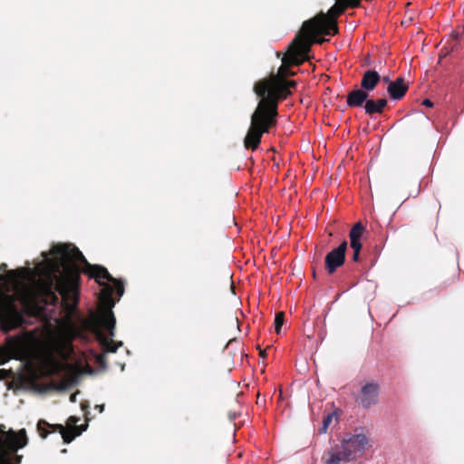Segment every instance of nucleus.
Returning <instances> with one entry per match:
<instances>
[{
    "label": "nucleus",
    "instance_id": "obj_1",
    "mask_svg": "<svg viewBox=\"0 0 464 464\" xmlns=\"http://www.w3.org/2000/svg\"><path fill=\"white\" fill-rule=\"evenodd\" d=\"M52 257L45 260V267L42 276L32 285L23 284L17 295H10L0 291V328L8 333L21 326L24 316L19 310L16 301L19 299L26 308L43 305H56L59 297L67 314L61 325L60 332L52 338L38 353L37 357L41 366L48 372L46 375H23L15 377H52L51 374L63 375L58 377H81L82 374H92L93 369L88 364L82 354H78L72 345L76 338L84 337V329L73 321L72 315L78 305V295L81 284L80 274L83 273L89 278L94 279L102 285L99 295L102 309V324L111 336L115 335L116 319L111 311L115 305L113 299L114 289L108 282L114 277L102 265L90 264L78 247L71 244L60 243L51 250Z\"/></svg>",
    "mask_w": 464,
    "mask_h": 464
},
{
    "label": "nucleus",
    "instance_id": "obj_2",
    "mask_svg": "<svg viewBox=\"0 0 464 464\" xmlns=\"http://www.w3.org/2000/svg\"><path fill=\"white\" fill-rule=\"evenodd\" d=\"M312 41L298 33L288 47V53L282 58V65L277 73L257 81L254 84V92L261 101L278 108L281 100L292 94L291 88H295L296 82L286 77L295 73L290 70L293 65H300L308 59L305 55L310 52Z\"/></svg>",
    "mask_w": 464,
    "mask_h": 464
},
{
    "label": "nucleus",
    "instance_id": "obj_3",
    "mask_svg": "<svg viewBox=\"0 0 464 464\" xmlns=\"http://www.w3.org/2000/svg\"><path fill=\"white\" fill-rule=\"evenodd\" d=\"M277 110L274 103L269 104L259 100L251 115V124L244 139L246 149L256 150L258 148L263 134L269 132V130L276 125Z\"/></svg>",
    "mask_w": 464,
    "mask_h": 464
},
{
    "label": "nucleus",
    "instance_id": "obj_4",
    "mask_svg": "<svg viewBox=\"0 0 464 464\" xmlns=\"http://www.w3.org/2000/svg\"><path fill=\"white\" fill-rule=\"evenodd\" d=\"M79 379H0L5 381L7 390L33 388L39 393L63 392L73 388Z\"/></svg>",
    "mask_w": 464,
    "mask_h": 464
},
{
    "label": "nucleus",
    "instance_id": "obj_5",
    "mask_svg": "<svg viewBox=\"0 0 464 464\" xmlns=\"http://www.w3.org/2000/svg\"><path fill=\"white\" fill-rule=\"evenodd\" d=\"M28 442L24 429L19 431L0 430V464H8L9 456L24 448Z\"/></svg>",
    "mask_w": 464,
    "mask_h": 464
},
{
    "label": "nucleus",
    "instance_id": "obj_6",
    "mask_svg": "<svg viewBox=\"0 0 464 464\" xmlns=\"http://www.w3.org/2000/svg\"><path fill=\"white\" fill-rule=\"evenodd\" d=\"M370 447V440L362 430H356L353 433H347L342 440V449L346 452V459L353 460L361 457Z\"/></svg>",
    "mask_w": 464,
    "mask_h": 464
},
{
    "label": "nucleus",
    "instance_id": "obj_7",
    "mask_svg": "<svg viewBox=\"0 0 464 464\" xmlns=\"http://www.w3.org/2000/svg\"><path fill=\"white\" fill-rule=\"evenodd\" d=\"M98 324H99V327L102 329L97 328L95 330V335H96V338H97L103 353L97 354L95 356V361L101 367H105L106 366V354L105 353H115L117 351V349L122 345V343L121 342L115 343L112 340L114 335L111 336L110 334L109 331L102 324V316H100V318L98 320Z\"/></svg>",
    "mask_w": 464,
    "mask_h": 464
},
{
    "label": "nucleus",
    "instance_id": "obj_8",
    "mask_svg": "<svg viewBox=\"0 0 464 464\" xmlns=\"http://www.w3.org/2000/svg\"><path fill=\"white\" fill-rule=\"evenodd\" d=\"M80 420L78 417L70 416L66 420V425L55 424L52 426V431H58L65 443L72 442L74 438L80 436L86 430L88 424L77 425Z\"/></svg>",
    "mask_w": 464,
    "mask_h": 464
},
{
    "label": "nucleus",
    "instance_id": "obj_9",
    "mask_svg": "<svg viewBox=\"0 0 464 464\" xmlns=\"http://www.w3.org/2000/svg\"><path fill=\"white\" fill-rule=\"evenodd\" d=\"M347 246V241L343 240L336 248L326 255L324 265L328 274H334L338 267L344 264Z\"/></svg>",
    "mask_w": 464,
    "mask_h": 464
},
{
    "label": "nucleus",
    "instance_id": "obj_10",
    "mask_svg": "<svg viewBox=\"0 0 464 464\" xmlns=\"http://www.w3.org/2000/svg\"><path fill=\"white\" fill-rule=\"evenodd\" d=\"M378 386L373 383H369L362 387L360 397L357 401L364 408H368L374 404L377 400Z\"/></svg>",
    "mask_w": 464,
    "mask_h": 464
},
{
    "label": "nucleus",
    "instance_id": "obj_11",
    "mask_svg": "<svg viewBox=\"0 0 464 464\" xmlns=\"http://www.w3.org/2000/svg\"><path fill=\"white\" fill-rule=\"evenodd\" d=\"M409 85L405 82L404 78L399 77L393 82H390L387 92L390 98L395 101L401 100L408 92Z\"/></svg>",
    "mask_w": 464,
    "mask_h": 464
},
{
    "label": "nucleus",
    "instance_id": "obj_12",
    "mask_svg": "<svg viewBox=\"0 0 464 464\" xmlns=\"http://www.w3.org/2000/svg\"><path fill=\"white\" fill-rule=\"evenodd\" d=\"M23 340L19 337L7 338V346H0V365L6 362L11 358V353L22 348Z\"/></svg>",
    "mask_w": 464,
    "mask_h": 464
},
{
    "label": "nucleus",
    "instance_id": "obj_13",
    "mask_svg": "<svg viewBox=\"0 0 464 464\" xmlns=\"http://www.w3.org/2000/svg\"><path fill=\"white\" fill-rule=\"evenodd\" d=\"M381 81V76L375 70H367L363 72L361 80V88L368 93L374 90Z\"/></svg>",
    "mask_w": 464,
    "mask_h": 464
},
{
    "label": "nucleus",
    "instance_id": "obj_14",
    "mask_svg": "<svg viewBox=\"0 0 464 464\" xmlns=\"http://www.w3.org/2000/svg\"><path fill=\"white\" fill-rule=\"evenodd\" d=\"M369 93L363 89H355L350 92L347 95V105L352 108L361 107L363 103H366Z\"/></svg>",
    "mask_w": 464,
    "mask_h": 464
},
{
    "label": "nucleus",
    "instance_id": "obj_15",
    "mask_svg": "<svg viewBox=\"0 0 464 464\" xmlns=\"http://www.w3.org/2000/svg\"><path fill=\"white\" fill-rule=\"evenodd\" d=\"M387 100L384 98L372 100L368 99L364 104L365 113L372 116L374 113H382L384 108L387 106Z\"/></svg>",
    "mask_w": 464,
    "mask_h": 464
},
{
    "label": "nucleus",
    "instance_id": "obj_16",
    "mask_svg": "<svg viewBox=\"0 0 464 464\" xmlns=\"http://www.w3.org/2000/svg\"><path fill=\"white\" fill-rule=\"evenodd\" d=\"M364 231L365 227L362 222L355 223L349 232L350 246H362L361 238Z\"/></svg>",
    "mask_w": 464,
    "mask_h": 464
},
{
    "label": "nucleus",
    "instance_id": "obj_17",
    "mask_svg": "<svg viewBox=\"0 0 464 464\" xmlns=\"http://www.w3.org/2000/svg\"><path fill=\"white\" fill-rule=\"evenodd\" d=\"M329 459L326 460V464H341L342 462H348L353 460L352 459H346V452L342 449L340 451H329Z\"/></svg>",
    "mask_w": 464,
    "mask_h": 464
},
{
    "label": "nucleus",
    "instance_id": "obj_18",
    "mask_svg": "<svg viewBox=\"0 0 464 464\" xmlns=\"http://www.w3.org/2000/svg\"><path fill=\"white\" fill-rule=\"evenodd\" d=\"M338 421V414L337 411H334L324 417L322 427L319 429V433L324 434L326 433L328 428L333 422Z\"/></svg>",
    "mask_w": 464,
    "mask_h": 464
},
{
    "label": "nucleus",
    "instance_id": "obj_19",
    "mask_svg": "<svg viewBox=\"0 0 464 464\" xmlns=\"http://www.w3.org/2000/svg\"><path fill=\"white\" fill-rule=\"evenodd\" d=\"M53 425V424H50L46 420H40L37 423V430H38L39 435L43 439H45L50 432H53L52 431Z\"/></svg>",
    "mask_w": 464,
    "mask_h": 464
},
{
    "label": "nucleus",
    "instance_id": "obj_20",
    "mask_svg": "<svg viewBox=\"0 0 464 464\" xmlns=\"http://www.w3.org/2000/svg\"><path fill=\"white\" fill-rule=\"evenodd\" d=\"M284 322H285V314L284 312H277L276 314V317H275V331L276 334H279L280 331H281V328H282V325L284 324Z\"/></svg>",
    "mask_w": 464,
    "mask_h": 464
},
{
    "label": "nucleus",
    "instance_id": "obj_21",
    "mask_svg": "<svg viewBox=\"0 0 464 464\" xmlns=\"http://www.w3.org/2000/svg\"><path fill=\"white\" fill-rule=\"evenodd\" d=\"M111 283H112L111 285L113 286L114 292H116L119 298L121 297L122 295L124 294L123 283L116 278H114V281H111Z\"/></svg>",
    "mask_w": 464,
    "mask_h": 464
},
{
    "label": "nucleus",
    "instance_id": "obj_22",
    "mask_svg": "<svg viewBox=\"0 0 464 464\" xmlns=\"http://www.w3.org/2000/svg\"><path fill=\"white\" fill-rule=\"evenodd\" d=\"M5 277L10 283H17V275L14 270L8 272L6 276H0V280H4Z\"/></svg>",
    "mask_w": 464,
    "mask_h": 464
},
{
    "label": "nucleus",
    "instance_id": "obj_23",
    "mask_svg": "<svg viewBox=\"0 0 464 464\" xmlns=\"http://www.w3.org/2000/svg\"><path fill=\"white\" fill-rule=\"evenodd\" d=\"M350 246L353 251V254L352 256L353 261L358 262L360 260L359 256H360L362 246Z\"/></svg>",
    "mask_w": 464,
    "mask_h": 464
},
{
    "label": "nucleus",
    "instance_id": "obj_24",
    "mask_svg": "<svg viewBox=\"0 0 464 464\" xmlns=\"http://www.w3.org/2000/svg\"><path fill=\"white\" fill-rule=\"evenodd\" d=\"M422 105H424L426 107H432L433 103L430 99H425L422 101Z\"/></svg>",
    "mask_w": 464,
    "mask_h": 464
},
{
    "label": "nucleus",
    "instance_id": "obj_25",
    "mask_svg": "<svg viewBox=\"0 0 464 464\" xmlns=\"http://www.w3.org/2000/svg\"><path fill=\"white\" fill-rule=\"evenodd\" d=\"M77 394H78V392H73L72 394H71V396H70V401H71L72 402H75V401H76Z\"/></svg>",
    "mask_w": 464,
    "mask_h": 464
},
{
    "label": "nucleus",
    "instance_id": "obj_26",
    "mask_svg": "<svg viewBox=\"0 0 464 464\" xmlns=\"http://www.w3.org/2000/svg\"><path fill=\"white\" fill-rule=\"evenodd\" d=\"M381 79L382 80L383 82L388 83V85L390 84V82H392L388 76H384Z\"/></svg>",
    "mask_w": 464,
    "mask_h": 464
},
{
    "label": "nucleus",
    "instance_id": "obj_27",
    "mask_svg": "<svg viewBox=\"0 0 464 464\" xmlns=\"http://www.w3.org/2000/svg\"><path fill=\"white\" fill-rule=\"evenodd\" d=\"M95 409H98L99 412L102 413L104 410V406L103 405H96Z\"/></svg>",
    "mask_w": 464,
    "mask_h": 464
},
{
    "label": "nucleus",
    "instance_id": "obj_28",
    "mask_svg": "<svg viewBox=\"0 0 464 464\" xmlns=\"http://www.w3.org/2000/svg\"><path fill=\"white\" fill-rule=\"evenodd\" d=\"M6 268H7L6 264L2 263V264L0 265V271H5V270H6Z\"/></svg>",
    "mask_w": 464,
    "mask_h": 464
},
{
    "label": "nucleus",
    "instance_id": "obj_29",
    "mask_svg": "<svg viewBox=\"0 0 464 464\" xmlns=\"http://www.w3.org/2000/svg\"><path fill=\"white\" fill-rule=\"evenodd\" d=\"M259 355L263 358L266 356V350H260Z\"/></svg>",
    "mask_w": 464,
    "mask_h": 464
},
{
    "label": "nucleus",
    "instance_id": "obj_30",
    "mask_svg": "<svg viewBox=\"0 0 464 464\" xmlns=\"http://www.w3.org/2000/svg\"><path fill=\"white\" fill-rule=\"evenodd\" d=\"M0 377H7L6 375H0Z\"/></svg>",
    "mask_w": 464,
    "mask_h": 464
}]
</instances>
